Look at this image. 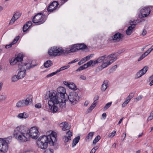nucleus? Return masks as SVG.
Masks as SVG:
<instances>
[{"mask_svg": "<svg viewBox=\"0 0 153 153\" xmlns=\"http://www.w3.org/2000/svg\"><path fill=\"white\" fill-rule=\"evenodd\" d=\"M39 131L34 127L30 129L23 126L16 127L14 130L13 136L20 142L24 143L27 141L30 137L36 140L38 137Z\"/></svg>", "mask_w": 153, "mask_h": 153, "instance_id": "obj_1", "label": "nucleus"}, {"mask_svg": "<svg viewBox=\"0 0 153 153\" xmlns=\"http://www.w3.org/2000/svg\"><path fill=\"white\" fill-rule=\"evenodd\" d=\"M57 140L56 133L55 132H52L48 136L44 135L40 137L38 139L37 144L39 148L45 150L48 147V143L51 146H55L56 144Z\"/></svg>", "mask_w": 153, "mask_h": 153, "instance_id": "obj_2", "label": "nucleus"}, {"mask_svg": "<svg viewBox=\"0 0 153 153\" xmlns=\"http://www.w3.org/2000/svg\"><path fill=\"white\" fill-rule=\"evenodd\" d=\"M58 93L54 90H52L47 92L45 97L48 99L49 97L50 100L48 102L49 108L51 111L54 113L56 112L58 108L56 105L60 102V98L58 97Z\"/></svg>", "mask_w": 153, "mask_h": 153, "instance_id": "obj_3", "label": "nucleus"}, {"mask_svg": "<svg viewBox=\"0 0 153 153\" xmlns=\"http://www.w3.org/2000/svg\"><path fill=\"white\" fill-rule=\"evenodd\" d=\"M46 19L43 13H39L36 14L33 18L32 22L34 23H36L37 25H40L45 22Z\"/></svg>", "mask_w": 153, "mask_h": 153, "instance_id": "obj_4", "label": "nucleus"}, {"mask_svg": "<svg viewBox=\"0 0 153 153\" xmlns=\"http://www.w3.org/2000/svg\"><path fill=\"white\" fill-rule=\"evenodd\" d=\"M64 50L62 48L54 47L48 51V53L51 56H59L63 53Z\"/></svg>", "mask_w": 153, "mask_h": 153, "instance_id": "obj_5", "label": "nucleus"}, {"mask_svg": "<svg viewBox=\"0 0 153 153\" xmlns=\"http://www.w3.org/2000/svg\"><path fill=\"white\" fill-rule=\"evenodd\" d=\"M68 98L70 102L73 105L78 102L79 100V97L78 96V94L74 91L69 93Z\"/></svg>", "mask_w": 153, "mask_h": 153, "instance_id": "obj_6", "label": "nucleus"}, {"mask_svg": "<svg viewBox=\"0 0 153 153\" xmlns=\"http://www.w3.org/2000/svg\"><path fill=\"white\" fill-rule=\"evenodd\" d=\"M23 55L19 53L18 54L16 58H13L10 61V64L11 65H13L16 63H17L18 66L19 65H23L25 63H23L22 62L23 61Z\"/></svg>", "mask_w": 153, "mask_h": 153, "instance_id": "obj_7", "label": "nucleus"}, {"mask_svg": "<svg viewBox=\"0 0 153 153\" xmlns=\"http://www.w3.org/2000/svg\"><path fill=\"white\" fill-rule=\"evenodd\" d=\"M7 138H0V151L3 152H7L8 149V142Z\"/></svg>", "mask_w": 153, "mask_h": 153, "instance_id": "obj_8", "label": "nucleus"}, {"mask_svg": "<svg viewBox=\"0 0 153 153\" xmlns=\"http://www.w3.org/2000/svg\"><path fill=\"white\" fill-rule=\"evenodd\" d=\"M151 12V9L149 6H146L140 10L141 15H139V17H147L150 14Z\"/></svg>", "mask_w": 153, "mask_h": 153, "instance_id": "obj_9", "label": "nucleus"}, {"mask_svg": "<svg viewBox=\"0 0 153 153\" xmlns=\"http://www.w3.org/2000/svg\"><path fill=\"white\" fill-rule=\"evenodd\" d=\"M27 65V63H24L23 65H19L18 68L19 70L18 73V75L19 78L21 79L25 76L26 70L24 66H25Z\"/></svg>", "mask_w": 153, "mask_h": 153, "instance_id": "obj_10", "label": "nucleus"}, {"mask_svg": "<svg viewBox=\"0 0 153 153\" xmlns=\"http://www.w3.org/2000/svg\"><path fill=\"white\" fill-rule=\"evenodd\" d=\"M59 4L57 1H53L48 6L47 10L48 12L51 13L55 10Z\"/></svg>", "mask_w": 153, "mask_h": 153, "instance_id": "obj_11", "label": "nucleus"}, {"mask_svg": "<svg viewBox=\"0 0 153 153\" xmlns=\"http://www.w3.org/2000/svg\"><path fill=\"white\" fill-rule=\"evenodd\" d=\"M57 91L58 95L59 94L60 98H65V95L67 96V95L66 93L65 89V88L62 87H59L57 89Z\"/></svg>", "mask_w": 153, "mask_h": 153, "instance_id": "obj_12", "label": "nucleus"}, {"mask_svg": "<svg viewBox=\"0 0 153 153\" xmlns=\"http://www.w3.org/2000/svg\"><path fill=\"white\" fill-rule=\"evenodd\" d=\"M148 69V67L145 66L143 68L139 71L136 74V78H138L146 74Z\"/></svg>", "mask_w": 153, "mask_h": 153, "instance_id": "obj_13", "label": "nucleus"}, {"mask_svg": "<svg viewBox=\"0 0 153 153\" xmlns=\"http://www.w3.org/2000/svg\"><path fill=\"white\" fill-rule=\"evenodd\" d=\"M99 98V96L98 95L96 96L94 98V100L93 103L91 104L90 107L88 109L87 111V113L91 112L94 108L95 107L97 104V102L96 101L98 100Z\"/></svg>", "mask_w": 153, "mask_h": 153, "instance_id": "obj_14", "label": "nucleus"}, {"mask_svg": "<svg viewBox=\"0 0 153 153\" xmlns=\"http://www.w3.org/2000/svg\"><path fill=\"white\" fill-rule=\"evenodd\" d=\"M123 35L121 33L117 32L112 37V40L114 41L118 42L122 40L123 37Z\"/></svg>", "mask_w": 153, "mask_h": 153, "instance_id": "obj_15", "label": "nucleus"}, {"mask_svg": "<svg viewBox=\"0 0 153 153\" xmlns=\"http://www.w3.org/2000/svg\"><path fill=\"white\" fill-rule=\"evenodd\" d=\"M32 97L31 95H28L26 96L25 100H23L25 105H27L31 104L32 102Z\"/></svg>", "mask_w": 153, "mask_h": 153, "instance_id": "obj_16", "label": "nucleus"}, {"mask_svg": "<svg viewBox=\"0 0 153 153\" xmlns=\"http://www.w3.org/2000/svg\"><path fill=\"white\" fill-rule=\"evenodd\" d=\"M60 125L61 127H62V130L64 131L68 130L71 128L70 125L66 122H62Z\"/></svg>", "mask_w": 153, "mask_h": 153, "instance_id": "obj_17", "label": "nucleus"}, {"mask_svg": "<svg viewBox=\"0 0 153 153\" xmlns=\"http://www.w3.org/2000/svg\"><path fill=\"white\" fill-rule=\"evenodd\" d=\"M153 48H152L148 49L144 53L142 54L138 59V61H140L144 58L146 56L149 54L152 50Z\"/></svg>", "mask_w": 153, "mask_h": 153, "instance_id": "obj_18", "label": "nucleus"}, {"mask_svg": "<svg viewBox=\"0 0 153 153\" xmlns=\"http://www.w3.org/2000/svg\"><path fill=\"white\" fill-rule=\"evenodd\" d=\"M130 26L128 27L126 30V33L127 35H130L132 33L133 30L135 27V24H130Z\"/></svg>", "mask_w": 153, "mask_h": 153, "instance_id": "obj_19", "label": "nucleus"}, {"mask_svg": "<svg viewBox=\"0 0 153 153\" xmlns=\"http://www.w3.org/2000/svg\"><path fill=\"white\" fill-rule=\"evenodd\" d=\"M19 38V36L16 37L11 43L9 45H5V48L7 49L11 48L12 45L15 44L17 42Z\"/></svg>", "mask_w": 153, "mask_h": 153, "instance_id": "obj_20", "label": "nucleus"}, {"mask_svg": "<svg viewBox=\"0 0 153 153\" xmlns=\"http://www.w3.org/2000/svg\"><path fill=\"white\" fill-rule=\"evenodd\" d=\"M66 100L65 98H60V102H59V107L61 108H63L65 107L66 102Z\"/></svg>", "mask_w": 153, "mask_h": 153, "instance_id": "obj_21", "label": "nucleus"}, {"mask_svg": "<svg viewBox=\"0 0 153 153\" xmlns=\"http://www.w3.org/2000/svg\"><path fill=\"white\" fill-rule=\"evenodd\" d=\"M29 117V114L26 112L19 113L17 116V117L19 119H25Z\"/></svg>", "mask_w": 153, "mask_h": 153, "instance_id": "obj_22", "label": "nucleus"}, {"mask_svg": "<svg viewBox=\"0 0 153 153\" xmlns=\"http://www.w3.org/2000/svg\"><path fill=\"white\" fill-rule=\"evenodd\" d=\"M80 137L78 136L74 138L73 140L72 147H73L75 146L76 144L78 143L80 140Z\"/></svg>", "mask_w": 153, "mask_h": 153, "instance_id": "obj_23", "label": "nucleus"}, {"mask_svg": "<svg viewBox=\"0 0 153 153\" xmlns=\"http://www.w3.org/2000/svg\"><path fill=\"white\" fill-rule=\"evenodd\" d=\"M107 83L108 82L106 81H104L101 87V90L102 91H104L106 90L107 88Z\"/></svg>", "mask_w": 153, "mask_h": 153, "instance_id": "obj_24", "label": "nucleus"}, {"mask_svg": "<svg viewBox=\"0 0 153 153\" xmlns=\"http://www.w3.org/2000/svg\"><path fill=\"white\" fill-rule=\"evenodd\" d=\"M52 62L50 60H48L45 62L44 65L45 68H48L51 66L53 65Z\"/></svg>", "mask_w": 153, "mask_h": 153, "instance_id": "obj_25", "label": "nucleus"}, {"mask_svg": "<svg viewBox=\"0 0 153 153\" xmlns=\"http://www.w3.org/2000/svg\"><path fill=\"white\" fill-rule=\"evenodd\" d=\"M68 87L69 88L72 89L74 91L77 90H79V89L76 88V86L74 83L73 82L70 83Z\"/></svg>", "mask_w": 153, "mask_h": 153, "instance_id": "obj_26", "label": "nucleus"}, {"mask_svg": "<svg viewBox=\"0 0 153 153\" xmlns=\"http://www.w3.org/2000/svg\"><path fill=\"white\" fill-rule=\"evenodd\" d=\"M16 106L18 108L23 107L25 105L23 100L19 101L16 104Z\"/></svg>", "mask_w": 153, "mask_h": 153, "instance_id": "obj_27", "label": "nucleus"}, {"mask_svg": "<svg viewBox=\"0 0 153 153\" xmlns=\"http://www.w3.org/2000/svg\"><path fill=\"white\" fill-rule=\"evenodd\" d=\"M106 56L105 55L103 56H101L99 57L97 59V60L98 61L99 63H100L101 62H104V60L106 57Z\"/></svg>", "mask_w": 153, "mask_h": 153, "instance_id": "obj_28", "label": "nucleus"}, {"mask_svg": "<svg viewBox=\"0 0 153 153\" xmlns=\"http://www.w3.org/2000/svg\"><path fill=\"white\" fill-rule=\"evenodd\" d=\"M94 133V132H90L86 137L85 140H87L89 139L91 140Z\"/></svg>", "mask_w": 153, "mask_h": 153, "instance_id": "obj_29", "label": "nucleus"}, {"mask_svg": "<svg viewBox=\"0 0 153 153\" xmlns=\"http://www.w3.org/2000/svg\"><path fill=\"white\" fill-rule=\"evenodd\" d=\"M101 139V137L100 135L97 136L93 141V144H96Z\"/></svg>", "mask_w": 153, "mask_h": 153, "instance_id": "obj_30", "label": "nucleus"}, {"mask_svg": "<svg viewBox=\"0 0 153 153\" xmlns=\"http://www.w3.org/2000/svg\"><path fill=\"white\" fill-rule=\"evenodd\" d=\"M19 79L20 78H19V76L18 75H14L12 78V81L13 82H15Z\"/></svg>", "mask_w": 153, "mask_h": 153, "instance_id": "obj_31", "label": "nucleus"}, {"mask_svg": "<svg viewBox=\"0 0 153 153\" xmlns=\"http://www.w3.org/2000/svg\"><path fill=\"white\" fill-rule=\"evenodd\" d=\"M70 51H71V52L72 53L77 51L75 47V45L74 44L70 46Z\"/></svg>", "mask_w": 153, "mask_h": 153, "instance_id": "obj_32", "label": "nucleus"}, {"mask_svg": "<svg viewBox=\"0 0 153 153\" xmlns=\"http://www.w3.org/2000/svg\"><path fill=\"white\" fill-rule=\"evenodd\" d=\"M21 14L19 12H16L13 15V16L15 17L16 19H18L21 16Z\"/></svg>", "mask_w": 153, "mask_h": 153, "instance_id": "obj_33", "label": "nucleus"}, {"mask_svg": "<svg viewBox=\"0 0 153 153\" xmlns=\"http://www.w3.org/2000/svg\"><path fill=\"white\" fill-rule=\"evenodd\" d=\"M29 28L28 26V25L25 24L23 27V31L24 32H25Z\"/></svg>", "mask_w": 153, "mask_h": 153, "instance_id": "obj_34", "label": "nucleus"}, {"mask_svg": "<svg viewBox=\"0 0 153 153\" xmlns=\"http://www.w3.org/2000/svg\"><path fill=\"white\" fill-rule=\"evenodd\" d=\"M79 47L81 48L80 50L85 49L87 48L86 45L84 44H79Z\"/></svg>", "mask_w": 153, "mask_h": 153, "instance_id": "obj_35", "label": "nucleus"}, {"mask_svg": "<svg viewBox=\"0 0 153 153\" xmlns=\"http://www.w3.org/2000/svg\"><path fill=\"white\" fill-rule=\"evenodd\" d=\"M71 140V137L70 135H68V137L65 136L64 137V141L65 143H67L68 141Z\"/></svg>", "mask_w": 153, "mask_h": 153, "instance_id": "obj_36", "label": "nucleus"}, {"mask_svg": "<svg viewBox=\"0 0 153 153\" xmlns=\"http://www.w3.org/2000/svg\"><path fill=\"white\" fill-rule=\"evenodd\" d=\"M16 20L15 17L13 16L11 20H10V22L9 23V25L13 24Z\"/></svg>", "mask_w": 153, "mask_h": 153, "instance_id": "obj_37", "label": "nucleus"}, {"mask_svg": "<svg viewBox=\"0 0 153 153\" xmlns=\"http://www.w3.org/2000/svg\"><path fill=\"white\" fill-rule=\"evenodd\" d=\"M103 64L101 65V67L102 68H105V67H107L109 65V64L108 63V62H103Z\"/></svg>", "mask_w": 153, "mask_h": 153, "instance_id": "obj_38", "label": "nucleus"}, {"mask_svg": "<svg viewBox=\"0 0 153 153\" xmlns=\"http://www.w3.org/2000/svg\"><path fill=\"white\" fill-rule=\"evenodd\" d=\"M111 102L107 103L104 107V109L105 110L107 109L111 105Z\"/></svg>", "mask_w": 153, "mask_h": 153, "instance_id": "obj_39", "label": "nucleus"}, {"mask_svg": "<svg viewBox=\"0 0 153 153\" xmlns=\"http://www.w3.org/2000/svg\"><path fill=\"white\" fill-rule=\"evenodd\" d=\"M57 73H57V71H56L55 72L52 73L51 74H50L47 75L46 76V77L48 78L49 77L52 76H53L54 75L56 74Z\"/></svg>", "mask_w": 153, "mask_h": 153, "instance_id": "obj_40", "label": "nucleus"}, {"mask_svg": "<svg viewBox=\"0 0 153 153\" xmlns=\"http://www.w3.org/2000/svg\"><path fill=\"white\" fill-rule=\"evenodd\" d=\"M53 149H47L44 151V153H53Z\"/></svg>", "mask_w": 153, "mask_h": 153, "instance_id": "obj_41", "label": "nucleus"}, {"mask_svg": "<svg viewBox=\"0 0 153 153\" xmlns=\"http://www.w3.org/2000/svg\"><path fill=\"white\" fill-rule=\"evenodd\" d=\"M6 98V96L5 95H1L0 96V102L4 100Z\"/></svg>", "mask_w": 153, "mask_h": 153, "instance_id": "obj_42", "label": "nucleus"}, {"mask_svg": "<svg viewBox=\"0 0 153 153\" xmlns=\"http://www.w3.org/2000/svg\"><path fill=\"white\" fill-rule=\"evenodd\" d=\"M72 53V52H71V51H70V48H66L65 51H64L63 53H64L65 54V53L67 54V53Z\"/></svg>", "mask_w": 153, "mask_h": 153, "instance_id": "obj_43", "label": "nucleus"}, {"mask_svg": "<svg viewBox=\"0 0 153 153\" xmlns=\"http://www.w3.org/2000/svg\"><path fill=\"white\" fill-rule=\"evenodd\" d=\"M26 24H27L28 25V26L29 27V28H30L31 26L32 25V23L31 21H29L27 22L26 23Z\"/></svg>", "mask_w": 153, "mask_h": 153, "instance_id": "obj_44", "label": "nucleus"}, {"mask_svg": "<svg viewBox=\"0 0 153 153\" xmlns=\"http://www.w3.org/2000/svg\"><path fill=\"white\" fill-rule=\"evenodd\" d=\"M134 94L133 93H131L127 97L129 99H130V100H131L132 98H133L134 97Z\"/></svg>", "mask_w": 153, "mask_h": 153, "instance_id": "obj_45", "label": "nucleus"}, {"mask_svg": "<svg viewBox=\"0 0 153 153\" xmlns=\"http://www.w3.org/2000/svg\"><path fill=\"white\" fill-rule=\"evenodd\" d=\"M93 60H91L89 61L87 63V67H89L93 63Z\"/></svg>", "mask_w": 153, "mask_h": 153, "instance_id": "obj_46", "label": "nucleus"}, {"mask_svg": "<svg viewBox=\"0 0 153 153\" xmlns=\"http://www.w3.org/2000/svg\"><path fill=\"white\" fill-rule=\"evenodd\" d=\"M114 53L110 54L108 56L107 58L108 59H110V58H113L114 57Z\"/></svg>", "mask_w": 153, "mask_h": 153, "instance_id": "obj_47", "label": "nucleus"}, {"mask_svg": "<svg viewBox=\"0 0 153 153\" xmlns=\"http://www.w3.org/2000/svg\"><path fill=\"white\" fill-rule=\"evenodd\" d=\"M85 69L84 67V66H83L82 65V66H81L78 69H77L76 70V71H82V70H83L84 69Z\"/></svg>", "mask_w": 153, "mask_h": 153, "instance_id": "obj_48", "label": "nucleus"}, {"mask_svg": "<svg viewBox=\"0 0 153 153\" xmlns=\"http://www.w3.org/2000/svg\"><path fill=\"white\" fill-rule=\"evenodd\" d=\"M79 60V59L78 58H76V59H74V60L69 62L68 64H70L73 63H75V62H76L78 61Z\"/></svg>", "mask_w": 153, "mask_h": 153, "instance_id": "obj_49", "label": "nucleus"}, {"mask_svg": "<svg viewBox=\"0 0 153 153\" xmlns=\"http://www.w3.org/2000/svg\"><path fill=\"white\" fill-rule=\"evenodd\" d=\"M116 133V131H114V132H112L109 134L108 136L109 137H113L115 135Z\"/></svg>", "mask_w": 153, "mask_h": 153, "instance_id": "obj_50", "label": "nucleus"}, {"mask_svg": "<svg viewBox=\"0 0 153 153\" xmlns=\"http://www.w3.org/2000/svg\"><path fill=\"white\" fill-rule=\"evenodd\" d=\"M153 113H150V116L148 117L147 120H151L153 119Z\"/></svg>", "mask_w": 153, "mask_h": 153, "instance_id": "obj_51", "label": "nucleus"}, {"mask_svg": "<svg viewBox=\"0 0 153 153\" xmlns=\"http://www.w3.org/2000/svg\"><path fill=\"white\" fill-rule=\"evenodd\" d=\"M117 65H115L114 66H113L110 69V70L111 71H114L115 69L117 68Z\"/></svg>", "mask_w": 153, "mask_h": 153, "instance_id": "obj_52", "label": "nucleus"}, {"mask_svg": "<svg viewBox=\"0 0 153 153\" xmlns=\"http://www.w3.org/2000/svg\"><path fill=\"white\" fill-rule=\"evenodd\" d=\"M94 54H91L89 55H88L85 57L87 60H89L90 59V58L92 57L93 55Z\"/></svg>", "mask_w": 153, "mask_h": 153, "instance_id": "obj_53", "label": "nucleus"}, {"mask_svg": "<svg viewBox=\"0 0 153 153\" xmlns=\"http://www.w3.org/2000/svg\"><path fill=\"white\" fill-rule=\"evenodd\" d=\"M74 45H75V47L76 48L77 51L79 50H80L81 48H80V47H79V44H75Z\"/></svg>", "mask_w": 153, "mask_h": 153, "instance_id": "obj_54", "label": "nucleus"}, {"mask_svg": "<svg viewBox=\"0 0 153 153\" xmlns=\"http://www.w3.org/2000/svg\"><path fill=\"white\" fill-rule=\"evenodd\" d=\"M41 105L40 103H37L35 105V107L36 108H39L41 107Z\"/></svg>", "mask_w": 153, "mask_h": 153, "instance_id": "obj_55", "label": "nucleus"}, {"mask_svg": "<svg viewBox=\"0 0 153 153\" xmlns=\"http://www.w3.org/2000/svg\"><path fill=\"white\" fill-rule=\"evenodd\" d=\"M122 141H123L125 138L126 137V134L125 133H124L122 135Z\"/></svg>", "mask_w": 153, "mask_h": 153, "instance_id": "obj_56", "label": "nucleus"}, {"mask_svg": "<svg viewBox=\"0 0 153 153\" xmlns=\"http://www.w3.org/2000/svg\"><path fill=\"white\" fill-rule=\"evenodd\" d=\"M125 51V49H123L121 50H119L118 52V53H119V54L120 55L123 52Z\"/></svg>", "mask_w": 153, "mask_h": 153, "instance_id": "obj_57", "label": "nucleus"}, {"mask_svg": "<svg viewBox=\"0 0 153 153\" xmlns=\"http://www.w3.org/2000/svg\"><path fill=\"white\" fill-rule=\"evenodd\" d=\"M66 134L68 135H70L71 137L72 136V132L70 130L68 131L66 133Z\"/></svg>", "mask_w": 153, "mask_h": 153, "instance_id": "obj_58", "label": "nucleus"}, {"mask_svg": "<svg viewBox=\"0 0 153 153\" xmlns=\"http://www.w3.org/2000/svg\"><path fill=\"white\" fill-rule=\"evenodd\" d=\"M97 149H97H95L94 147L91 150L90 153H94L96 152Z\"/></svg>", "mask_w": 153, "mask_h": 153, "instance_id": "obj_59", "label": "nucleus"}, {"mask_svg": "<svg viewBox=\"0 0 153 153\" xmlns=\"http://www.w3.org/2000/svg\"><path fill=\"white\" fill-rule=\"evenodd\" d=\"M36 65H30V66H29L28 67H27L26 68L27 69H30L31 68H33L34 67H35V66Z\"/></svg>", "mask_w": 153, "mask_h": 153, "instance_id": "obj_60", "label": "nucleus"}, {"mask_svg": "<svg viewBox=\"0 0 153 153\" xmlns=\"http://www.w3.org/2000/svg\"><path fill=\"white\" fill-rule=\"evenodd\" d=\"M147 33L146 30L145 29H143V33H142V35L144 36Z\"/></svg>", "mask_w": 153, "mask_h": 153, "instance_id": "obj_61", "label": "nucleus"}, {"mask_svg": "<svg viewBox=\"0 0 153 153\" xmlns=\"http://www.w3.org/2000/svg\"><path fill=\"white\" fill-rule=\"evenodd\" d=\"M80 78L82 80H85L86 79V77L82 75H81L80 76Z\"/></svg>", "mask_w": 153, "mask_h": 153, "instance_id": "obj_62", "label": "nucleus"}, {"mask_svg": "<svg viewBox=\"0 0 153 153\" xmlns=\"http://www.w3.org/2000/svg\"><path fill=\"white\" fill-rule=\"evenodd\" d=\"M64 70V68L63 67H62L60 68H59V69L57 70L56 71H57V73H58L59 72H60V71Z\"/></svg>", "mask_w": 153, "mask_h": 153, "instance_id": "obj_63", "label": "nucleus"}, {"mask_svg": "<svg viewBox=\"0 0 153 153\" xmlns=\"http://www.w3.org/2000/svg\"><path fill=\"white\" fill-rule=\"evenodd\" d=\"M114 53V56L115 57L118 56L120 55L118 51Z\"/></svg>", "mask_w": 153, "mask_h": 153, "instance_id": "obj_64", "label": "nucleus"}]
</instances>
